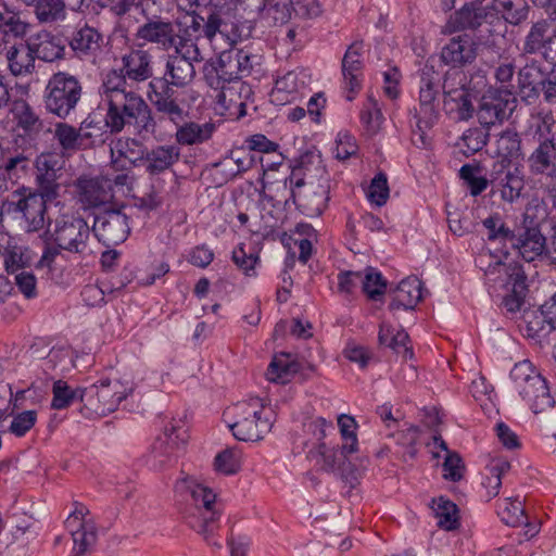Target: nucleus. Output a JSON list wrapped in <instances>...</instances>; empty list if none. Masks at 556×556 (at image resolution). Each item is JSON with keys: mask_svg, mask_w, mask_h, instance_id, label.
Masks as SVG:
<instances>
[{"mask_svg": "<svg viewBox=\"0 0 556 556\" xmlns=\"http://www.w3.org/2000/svg\"><path fill=\"white\" fill-rule=\"evenodd\" d=\"M99 94L108 108L104 121L112 134L123 131L126 126H132L138 132L155 131L156 119L152 109L141 94L127 88L125 76L116 70L103 76Z\"/></svg>", "mask_w": 556, "mask_h": 556, "instance_id": "1", "label": "nucleus"}, {"mask_svg": "<svg viewBox=\"0 0 556 556\" xmlns=\"http://www.w3.org/2000/svg\"><path fill=\"white\" fill-rule=\"evenodd\" d=\"M203 60V55L198 53L174 50L166 59L164 75L150 80L148 97L160 121L168 119L177 124L182 119L185 110L174 88L189 86L195 78V64Z\"/></svg>", "mask_w": 556, "mask_h": 556, "instance_id": "2", "label": "nucleus"}, {"mask_svg": "<svg viewBox=\"0 0 556 556\" xmlns=\"http://www.w3.org/2000/svg\"><path fill=\"white\" fill-rule=\"evenodd\" d=\"M175 491L191 497V503L182 513L186 523L208 544L220 547L219 543L212 540L218 528L217 522L220 516L214 508L215 493L190 476L179 479L175 484Z\"/></svg>", "mask_w": 556, "mask_h": 556, "instance_id": "3", "label": "nucleus"}, {"mask_svg": "<svg viewBox=\"0 0 556 556\" xmlns=\"http://www.w3.org/2000/svg\"><path fill=\"white\" fill-rule=\"evenodd\" d=\"M48 232L55 247H46L37 263L38 268L47 267L51 269L60 250L75 254H84L88 250L91 230L87 222L80 216L63 214L54 220Z\"/></svg>", "mask_w": 556, "mask_h": 556, "instance_id": "4", "label": "nucleus"}, {"mask_svg": "<svg viewBox=\"0 0 556 556\" xmlns=\"http://www.w3.org/2000/svg\"><path fill=\"white\" fill-rule=\"evenodd\" d=\"M317 182L302 167L293 168L285 185L290 184V199L308 217H319L327 207L330 178L324 167H316Z\"/></svg>", "mask_w": 556, "mask_h": 556, "instance_id": "5", "label": "nucleus"}, {"mask_svg": "<svg viewBox=\"0 0 556 556\" xmlns=\"http://www.w3.org/2000/svg\"><path fill=\"white\" fill-rule=\"evenodd\" d=\"M135 390L131 380L121 378H104L99 382L83 389L79 400L84 403L81 413L87 417L106 416L115 412L119 404Z\"/></svg>", "mask_w": 556, "mask_h": 556, "instance_id": "6", "label": "nucleus"}, {"mask_svg": "<svg viewBox=\"0 0 556 556\" xmlns=\"http://www.w3.org/2000/svg\"><path fill=\"white\" fill-rule=\"evenodd\" d=\"M513 390L518 392L530 409L535 414L546 413L555 405L546 379L529 361L514 366L510 371Z\"/></svg>", "mask_w": 556, "mask_h": 556, "instance_id": "7", "label": "nucleus"}, {"mask_svg": "<svg viewBox=\"0 0 556 556\" xmlns=\"http://www.w3.org/2000/svg\"><path fill=\"white\" fill-rule=\"evenodd\" d=\"M51 201L33 188L22 186L3 200V210L4 214L21 222L28 232H35L45 227L47 203Z\"/></svg>", "mask_w": 556, "mask_h": 556, "instance_id": "8", "label": "nucleus"}, {"mask_svg": "<svg viewBox=\"0 0 556 556\" xmlns=\"http://www.w3.org/2000/svg\"><path fill=\"white\" fill-rule=\"evenodd\" d=\"M83 86L79 79L66 72L54 73L43 91L45 109L48 113L66 119L81 100Z\"/></svg>", "mask_w": 556, "mask_h": 556, "instance_id": "9", "label": "nucleus"}, {"mask_svg": "<svg viewBox=\"0 0 556 556\" xmlns=\"http://www.w3.org/2000/svg\"><path fill=\"white\" fill-rule=\"evenodd\" d=\"M264 403L260 397L237 403L227 414H231L235 421L229 424L233 437L239 441L255 442L268 433L271 424L263 418Z\"/></svg>", "mask_w": 556, "mask_h": 556, "instance_id": "10", "label": "nucleus"}, {"mask_svg": "<svg viewBox=\"0 0 556 556\" xmlns=\"http://www.w3.org/2000/svg\"><path fill=\"white\" fill-rule=\"evenodd\" d=\"M485 276L494 282H500L508 291L503 299V306L509 313L520 311L526 294V276L520 265L496 261L485 269Z\"/></svg>", "mask_w": 556, "mask_h": 556, "instance_id": "11", "label": "nucleus"}, {"mask_svg": "<svg viewBox=\"0 0 556 556\" xmlns=\"http://www.w3.org/2000/svg\"><path fill=\"white\" fill-rule=\"evenodd\" d=\"M440 81L432 66L425 65L421 70V85L419 91V109L416 110L417 128L415 132L422 146L426 144L425 130L433 126L438 117L437 96Z\"/></svg>", "mask_w": 556, "mask_h": 556, "instance_id": "12", "label": "nucleus"}, {"mask_svg": "<svg viewBox=\"0 0 556 556\" xmlns=\"http://www.w3.org/2000/svg\"><path fill=\"white\" fill-rule=\"evenodd\" d=\"M63 162L61 156L54 152L40 153L35 162V185L34 190L42 193L45 198L55 200L60 197Z\"/></svg>", "mask_w": 556, "mask_h": 556, "instance_id": "13", "label": "nucleus"}, {"mask_svg": "<svg viewBox=\"0 0 556 556\" xmlns=\"http://www.w3.org/2000/svg\"><path fill=\"white\" fill-rule=\"evenodd\" d=\"M525 175L518 167L505 166L494 163L490 173L491 194L498 197L503 202L515 203L525 189Z\"/></svg>", "mask_w": 556, "mask_h": 556, "instance_id": "14", "label": "nucleus"}, {"mask_svg": "<svg viewBox=\"0 0 556 556\" xmlns=\"http://www.w3.org/2000/svg\"><path fill=\"white\" fill-rule=\"evenodd\" d=\"M89 509L81 504H76L73 513L65 521V527L73 539V555L84 556L94 546L98 532L92 519L87 518Z\"/></svg>", "mask_w": 556, "mask_h": 556, "instance_id": "15", "label": "nucleus"}, {"mask_svg": "<svg viewBox=\"0 0 556 556\" xmlns=\"http://www.w3.org/2000/svg\"><path fill=\"white\" fill-rule=\"evenodd\" d=\"M92 231L104 245H117L124 242L130 232L128 216L123 208L105 210L96 215Z\"/></svg>", "mask_w": 556, "mask_h": 556, "instance_id": "16", "label": "nucleus"}, {"mask_svg": "<svg viewBox=\"0 0 556 556\" xmlns=\"http://www.w3.org/2000/svg\"><path fill=\"white\" fill-rule=\"evenodd\" d=\"M516 106L515 97L507 91L490 90L480 99L477 117L483 127H491L507 119Z\"/></svg>", "mask_w": 556, "mask_h": 556, "instance_id": "17", "label": "nucleus"}, {"mask_svg": "<svg viewBox=\"0 0 556 556\" xmlns=\"http://www.w3.org/2000/svg\"><path fill=\"white\" fill-rule=\"evenodd\" d=\"M528 168L532 175L540 176L542 187L556 181V135L539 138L528 156Z\"/></svg>", "mask_w": 556, "mask_h": 556, "instance_id": "18", "label": "nucleus"}, {"mask_svg": "<svg viewBox=\"0 0 556 556\" xmlns=\"http://www.w3.org/2000/svg\"><path fill=\"white\" fill-rule=\"evenodd\" d=\"M451 23L460 29H477L482 25L494 26L500 24V13L491 0H477L455 12Z\"/></svg>", "mask_w": 556, "mask_h": 556, "instance_id": "19", "label": "nucleus"}, {"mask_svg": "<svg viewBox=\"0 0 556 556\" xmlns=\"http://www.w3.org/2000/svg\"><path fill=\"white\" fill-rule=\"evenodd\" d=\"M464 74L455 72L445 76L442 89L444 96V108L447 112L456 113V118L460 121L469 119L473 114V106L470 100V93L465 89L462 83Z\"/></svg>", "mask_w": 556, "mask_h": 556, "instance_id": "20", "label": "nucleus"}, {"mask_svg": "<svg viewBox=\"0 0 556 556\" xmlns=\"http://www.w3.org/2000/svg\"><path fill=\"white\" fill-rule=\"evenodd\" d=\"M522 52L525 54L540 53L546 61L556 60V27L542 20L533 23L527 34Z\"/></svg>", "mask_w": 556, "mask_h": 556, "instance_id": "21", "label": "nucleus"}, {"mask_svg": "<svg viewBox=\"0 0 556 556\" xmlns=\"http://www.w3.org/2000/svg\"><path fill=\"white\" fill-rule=\"evenodd\" d=\"M148 148L136 138L121 137L111 144V164L116 170H129L141 165Z\"/></svg>", "mask_w": 556, "mask_h": 556, "instance_id": "22", "label": "nucleus"}, {"mask_svg": "<svg viewBox=\"0 0 556 556\" xmlns=\"http://www.w3.org/2000/svg\"><path fill=\"white\" fill-rule=\"evenodd\" d=\"M220 89L217 94L218 104L228 112L229 116L240 118L247 114V101L253 94L251 86L237 79L233 81L220 83L217 85Z\"/></svg>", "mask_w": 556, "mask_h": 556, "instance_id": "23", "label": "nucleus"}, {"mask_svg": "<svg viewBox=\"0 0 556 556\" xmlns=\"http://www.w3.org/2000/svg\"><path fill=\"white\" fill-rule=\"evenodd\" d=\"M203 16L197 11L186 13L177 21L175 50L202 55L199 40L202 33Z\"/></svg>", "mask_w": 556, "mask_h": 556, "instance_id": "24", "label": "nucleus"}, {"mask_svg": "<svg viewBox=\"0 0 556 556\" xmlns=\"http://www.w3.org/2000/svg\"><path fill=\"white\" fill-rule=\"evenodd\" d=\"M136 37L164 51L175 50L176 27L168 20L153 17L138 27Z\"/></svg>", "mask_w": 556, "mask_h": 556, "instance_id": "25", "label": "nucleus"}, {"mask_svg": "<svg viewBox=\"0 0 556 556\" xmlns=\"http://www.w3.org/2000/svg\"><path fill=\"white\" fill-rule=\"evenodd\" d=\"M478 45L469 35L453 37L442 49L441 59L453 67L472 63L477 58Z\"/></svg>", "mask_w": 556, "mask_h": 556, "instance_id": "26", "label": "nucleus"}, {"mask_svg": "<svg viewBox=\"0 0 556 556\" xmlns=\"http://www.w3.org/2000/svg\"><path fill=\"white\" fill-rule=\"evenodd\" d=\"M202 33L203 37L210 42L217 35L226 37L231 42L237 41L241 37L233 24L229 22L227 12L220 8L210 9L206 17L203 16Z\"/></svg>", "mask_w": 556, "mask_h": 556, "instance_id": "27", "label": "nucleus"}, {"mask_svg": "<svg viewBox=\"0 0 556 556\" xmlns=\"http://www.w3.org/2000/svg\"><path fill=\"white\" fill-rule=\"evenodd\" d=\"M27 41L35 59L53 62L64 56L65 46L63 40L50 31L41 30L29 37Z\"/></svg>", "mask_w": 556, "mask_h": 556, "instance_id": "28", "label": "nucleus"}, {"mask_svg": "<svg viewBox=\"0 0 556 556\" xmlns=\"http://www.w3.org/2000/svg\"><path fill=\"white\" fill-rule=\"evenodd\" d=\"M122 70L118 72L132 81L141 83L152 77L151 55L148 51L135 49L122 58Z\"/></svg>", "mask_w": 556, "mask_h": 556, "instance_id": "29", "label": "nucleus"}, {"mask_svg": "<svg viewBox=\"0 0 556 556\" xmlns=\"http://www.w3.org/2000/svg\"><path fill=\"white\" fill-rule=\"evenodd\" d=\"M85 0H23L35 7V15L40 23H54L64 17L65 8L79 10Z\"/></svg>", "mask_w": 556, "mask_h": 556, "instance_id": "30", "label": "nucleus"}, {"mask_svg": "<svg viewBox=\"0 0 556 556\" xmlns=\"http://www.w3.org/2000/svg\"><path fill=\"white\" fill-rule=\"evenodd\" d=\"M362 51V42H353L342 59V75L350 93H354L361 88V77L364 67Z\"/></svg>", "mask_w": 556, "mask_h": 556, "instance_id": "31", "label": "nucleus"}, {"mask_svg": "<svg viewBox=\"0 0 556 556\" xmlns=\"http://www.w3.org/2000/svg\"><path fill=\"white\" fill-rule=\"evenodd\" d=\"M510 243L518 249L522 258L527 262L534 261L538 256L545 253V238L536 227L526 226L522 232L514 233Z\"/></svg>", "mask_w": 556, "mask_h": 556, "instance_id": "32", "label": "nucleus"}, {"mask_svg": "<svg viewBox=\"0 0 556 556\" xmlns=\"http://www.w3.org/2000/svg\"><path fill=\"white\" fill-rule=\"evenodd\" d=\"M103 43V36L89 25L76 29L70 41L72 50L80 58L96 56Z\"/></svg>", "mask_w": 556, "mask_h": 556, "instance_id": "33", "label": "nucleus"}, {"mask_svg": "<svg viewBox=\"0 0 556 556\" xmlns=\"http://www.w3.org/2000/svg\"><path fill=\"white\" fill-rule=\"evenodd\" d=\"M354 454L355 453H343V445L334 447L329 446L325 442H320L309 450L307 457L315 462L323 470L338 473L343 462L348 459V455Z\"/></svg>", "mask_w": 556, "mask_h": 556, "instance_id": "34", "label": "nucleus"}, {"mask_svg": "<svg viewBox=\"0 0 556 556\" xmlns=\"http://www.w3.org/2000/svg\"><path fill=\"white\" fill-rule=\"evenodd\" d=\"M495 154L498 157L495 163L505 166H511L522 156L521 138L515 129L507 128L495 136Z\"/></svg>", "mask_w": 556, "mask_h": 556, "instance_id": "35", "label": "nucleus"}, {"mask_svg": "<svg viewBox=\"0 0 556 556\" xmlns=\"http://www.w3.org/2000/svg\"><path fill=\"white\" fill-rule=\"evenodd\" d=\"M3 52L14 76L30 74L35 70V56L28 41L9 47L3 45Z\"/></svg>", "mask_w": 556, "mask_h": 556, "instance_id": "36", "label": "nucleus"}, {"mask_svg": "<svg viewBox=\"0 0 556 556\" xmlns=\"http://www.w3.org/2000/svg\"><path fill=\"white\" fill-rule=\"evenodd\" d=\"M180 149L174 144L157 146L151 150L148 149L146 170L150 175H159L179 161Z\"/></svg>", "mask_w": 556, "mask_h": 556, "instance_id": "37", "label": "nucleus"}, {"mask_svg": "<svg viewBox=\"0 0 556 556\" xmlns=\"http://www.w3.org/2000/svg\"><path fill=\"white\" fill-rule=\"evenodd\" d=\"M394 292V299L389 305L391 311L413 309L422 298L421 281L416 276H409L399 283Z\"/></svg>", "mask_w": 556, "mask_h": 556, "instance_id": "38", "label": "nucleus"}, {"mask_svg": "<svg viewBox=\"0 0 556 556\" xmlns=\"http://www.w3.org/2000/svg\"><path fill=\"white\" fill-rule=\"evenodd\" d=\"M182 121L184 118L181 122ZM179 124L180 121L175 124L177 126L175 137L176 141L182 146L203 143L212 137L215 130V125L212 123L199 124L195 122H187L182 125Z\"/></svg>", "mask_w": 556, "mask_h": 556, "instance_id": "39", "label": "nucleus"}, {"mask_svg": "<svg viewBox=\"0 0 556 556\" xmlns=\"http://www.w3.org/2000/svg\"><path fill=\"white\" fill-rule=\"evenodd\" d=\"M79 201L86 207H97L109 201L111 194L103 185L93 178H79L77 180Z\"/></svg>", "mask_w": 556, "mask_h": 556, "instance_id": "40", "label": "nucleus"}, {"mask_svg": "<svg viewBox=\"0 0 556 556\" xmlns=\"http://www.w3.org/2000/svg\"><path fill=\"white\" fill-rule=\"evenodd\" d=\"M545 74L541 64L536 61L527 63L518 72V85L528 98L538 97L542 88Z\"/></svg>", "mask_w": 556, "mask_h": 556, "instance_id": "41", "label": "nucleus"}, {"mask_svg": "<svg viewBox=\"0 0 556 556\" xmlns=\"http://www.w3.org/2000/svg\"><path fill=\"white\" fill-rule=\"evenodd\" d=\"M408 339V334L404 330H395L391 325L381 324L378 334L379 343L392 349L397 354H402L405 359L413 357Z\"/></svg>", "mask_w": 556, "mask_h": 556, "instance_id": "42", "label": "nucleus"}, {"mask_svg": "<svg viewBox=\"0 0 556 556\" xmlns=\"http://www.w3.org/2000/svg\"><path fill=\"white\" fill-rule=\"evenodd\" d=\"M494 9L500 13V24L505 21L511 25H519L527 20L529 5L527 0H491Z\"/></svg>", "mask_w": 556, "mask_h": 556, "instance_id": "43", "label": "nucleus"}, {"mask_svg": "<svg viewBox=\"0 0 556 556\" xmlns=\"http://www.w3.org/2000/svg\"><path fill=\"white\" fill-rule=\"evenodd\" d=\"M13 112L17 121V126L27 135H37L42 130V121L26 101H16L14 103Z\"/></svg>", "mask_w": 556, "mask_h": 556, "instance_id": "44", "label": "nucleus"}, {"mask_svg": "<svg viewBox=\"0 0 556 556\" xmlns=\"http://www.w3.org/2000/svg\"><path fill=\"white\" fill-rule=\"evenodd\" d=\"M53 138L56 140L63 153L75 152L79 150L81 146L79 129L64 122H58L54 125Z\"/></svg>", "mask_w": 556, "mask_h": 556, "instance_id": "45", "label": "nucleus"}, {"mask_svg": "<svg viewBox=\"0 0 556 556\" xmlns=\"http://www.w3.org/2000/svg\"><path fill=\"white\" fill-rule=\"evenodd\" d=\"M291 0H266L260 18L269 25H283L291 18Z\"/></svg>", "mask_w": 556, "mask_h": 556, "instance_id": "46", "label": "nucleus"}, {"mask_svg": "<svg viewBox=\"0 0 556 556\" xmlns=\"http://www.w3.org/2000/svg\"><path fill=\"white\" fill-rule=\"evenodd\" d=\"M2 256L9 277L27 269L31 263V257L27 254V250L18 245L8 244L3 250Z\"/></svg>", "mask_w": 556, "mask_h": 556, "instance_id": "47", "label": "nucleus"}, {"mask_svg": "<svg viewBox=\"0 0 556 556\" xmlns=\"http://www.w3.org/2000/svg\"><path fill=\"white\" fill-rule=\"evenodd\" d=\"M361 121L370 135H376L384 121L381 106L372 93L367 96V101L361 112Z\"/></svg>", "mask_w": 556, "mask_h": 556, "instance_id": "48", "label": "nucleus"}, {"mask_svg": "<svg viewBox=\"0 0 556 556\" xmlns=\"http://www.w3.org/2000/svg\"><path fill=\"white\" fill-rule=\"evenodd\" d=\"M368 459L348 455L338 475L351 488L357 485L367 470Z\"/></svg>", "mask_w": 556, "mask_h": 556, "instance_id": "49", "label": "nucleus"}, {"mask_svg": "<svg viewBox=\"0 0 556 556\" xmlns=\"http://www.w3.org/2000/svg\"><path fill=\"white\" fill-rule=\"evenodd\" d=\"M437 507L434 508L438 526L446 531H452L458 528V508L453 502L440 497L434 501Z\"/></svg>", "mask_w": 556, "mask_h": 556, "instance_id": "50", "label": "nucleus"}, {"mask_svg": "<svg viewBox=\"0 0 556 556\" xmlns=\"http://www.w3.org/2000/svg\"><path fill=\"white\" fill-rule=\"evenodd\" d=\"M361 285L364 293L374 301L379 300L387 290L386 279L372 267H368L362 273Z\"/></svg>", "mask_w": 556, "mask_h": 556, "instance_id": "51", "label": "nucleus"}, {"mask_svg": "<svg viewBox=\"0 0 556 556\" xmlns=\"http://www.w3.org/2000/svg\"><path fill=\"white\" fill-rule=\"evenodd\" d=\"M215 470L224 475H235L241 468V453L236 447H228L218 453L214 460Z\"/></svg>", "mask_w": 556, "mask_h": 556, "instance_id": "52", "label": "nucleus"}, {"mask_svg": "<svg viewBox=\"0 0 556 556\" xmlns=\"http://www.w3.org/2000/svg\"><path fill=\"white\" fill-rule=\"evenodd\" d=\"M338 426L343 440V453H356L358 451V442L355 432V419L349 415H340L338 417Z\"/></svg>", "mask_w": 556, "mask_h": 556, "instance_id": "53", "label": "nucleus"}, {"mask_svg": "<svg viewBox=\"0 0 556 556\" xmlns=\"http://www.w3.org/2000/svg\"><path fill=\"white\" fill-rule=\"evenodd\" d=\"M390 437L395 439L399 446L405 448V453L402 455L404 462H406L407 458L413 459L416 457V443L419 438V429L417 427L410 426L404 430L397 431L396 433H391Z\"/></svg>", "mask_w": 556, "mask_h": 556, "instance_id": "54", "label": "nucleus"}, {"mask_svg": "<svg viewBox=\"0 0 556 556\" xmlns=\"http://www.w3.org/2000/svg\"><path fill=\"white\" fill-rule=\"evenodd\" d=\"M217 85L226 81L241 80L235 56L232 51H224L218 59V66L216 67Z\"/></svg>", "mask_w": 556, "mask_h": 556, "instance_id": "55", "label": "nucleus"}, {"mask_svg": "<svg viewBox=\"0 0 556 556\" xmlns=\"http://www.w3.org/2000/svg\"><path fill=\"white\" fill-rule=\"evenodd\" d=\"M509 469L510 464L506 460L498 459L491 463L488 468L489 475L485 477L483 482L490 495L496 496L498 494L502 485V476L509 471Z\"/></svg>", "mask_w": 556, "mask_h": 556, "instance_id": "56", "label": "nucleus"}, {"mask_svg": "<svg viewBox=\"0 0 556 556\" xmlns=\"http://www.w3.org/2000/svg\"><path fill=\"white\" fill-rule=\"evenodd\" d=\"M28 27L29 24L22 18L21 13L11 9L0 22V30H2L4 35L14 38L25 36L28 31Z\"/></svg>", "mask_w": 556, "mask_h": 556, "instance_id": "57", "label": "nucleus"}, {"mask_svg": "<svg viewBox=\"0 0 556 556\" xmlns=\"http://www.w3.org/2000/svg\"><path fill=\"white\" fill-rule=\"evenodd\" d=\"M390 194L388 178L384 173H378L371 180L367 198L371 204L382 206L387 203Z\"/></svg>", "mask_w": 556, "mask_h": 556, "instance_id": "58", "label": "nucleus"}, {"mask_svg": "<svg viewBox=\"0 0 556 556\" xmlns=\"http://www.w3.org/2000/svg\"><path fill=\"white\" fill-rule=\"evenodd\" d=\"M83 390H72L65 381L58 380L53 384V399L51 407L63 409L71 405L75 400H79V392Z\"/></svg>", "mask_w": 556, "mask_h": 556, "instance_id": "59", "label": "nucleus"}, {"mask_svg": "<svg viewBox=\"0 0 556 556\" xmlns=\"http://www.w3.org/2000/svg\"><path fill=\"white\" fill-rule=\"evenodd\" d=\"M11 285L14 283L17 291L27 300L35 299L38 294L37 278L31 270L18 271L10 276Z\"/></svg>", "mask_w": 556, "mask_h": 556, "instance_id": "60", "label": "nucleus"}, {"mask_svg": "<svg viewBox=\"0 0 556 556\" xmlns=\"http://www.w3.org/2000/svg\"><path fill=\"white\" fill-rule=\"evenodd\" d=\"M188 438V431L182 425L172 424L170 427L165 428L164 435L159 438V440L163 441L170 450L178 453L185 447Z\"/></svg>", "mask_w": 556, "mask_h": 556, "instance_id": "61", "label": "nucleus"}, {"mask_svg": "<svg viewBox=\"0 0 556 556\" xmlns=\"http://www.w3.org/2000/svg\"><path fill=\"white\" fill-rule=\"evenodd\" d=\"M488 138L489 132L482 128L467 129L460 138L463 146L466 148L465 153L473 154L482 150L488 142Z\"/></svg>", "mask_w": 556, "mask_h": 556, "instance_id": "62", "label": "nucleus"}, {"mask_svg": "<svg viewBox=\"0 0 556 556\" xmlns=\"http://www.w3.org/2000/svg\"><path fill=\"white\" fill-rule=\"evenodd\" d=\"M488 230L489 240L509 241L514 238V231L505 226L498 215H493L482 222Z\"/></svg>", "mask_w": 556, "mask_h": 556, "instance_id": "63", "label": "nucleus"}, {"mask_svg": "<svg viewBox=\"0 0 556 556\" xmlns=\"http://www.w3.org/2000/svg\"><path fill=\"white\" fill-rule=\"evenodd\" d=\"M177 453L174 450H170L163 441H157L154 443L152 447V453L150 457L151 465L155 470L164 469L168 464L175 459Z\"/></svg>", "mask_w": 556, "mask_h": 556, "instance_id": "64", "label": "nucleus"}]
</instances>
